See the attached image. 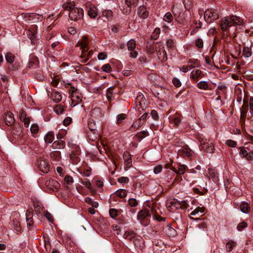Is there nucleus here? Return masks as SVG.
Returning <instances> with one entry per match:
<instances>
[{
  "label": "nucleus",
  "mask_w": 253,
  "mask_h": 253,
  "mask_svg": "<svg viewBox=\"0 0 253 253\" xmlns=\"http://www.w3.org/2000/svg\"><path fill=\"white\" fill-rule=\"evenodd\" d=\"M247 106V104L246 105L244 102L241 112V118L244 119L248 117V119L252 120H253V97H251L250 100V111H248Z\"/></svg>",
  "instance_id": "obj_1"
},
{
  "label": "nucleus",
  "mask_w": 253,
  "mask_h": 253,
  "mask_svg": "<svg viewBox=\"0 0 253 253\" xmlns=\"http://www.w3.org/2000/svg\"><path fill=\"white\" fill-rule=\"evenodd\" d=\"M69 93H71V99L72 101L71 105L74 107L78 105L81 101V96L77 91V89L74 87L71 86L69 89Z\"/></svg>",
  "instance_id": "obj_2"
},
{
  "label": "nucleus",
  "mask_w": 253,
  "mask_h": 253,
  "mask_svg": "<svg viewBox=\"0 0 253 253\" xmlns=\"http://www.w3.org/2000/svg\"><path fill=\"white\" fill-rule=\"evenodd\" d=\"M219 18L218 12L212 9H207L204 13V19L207 23H211Z\"/></svg>",
  "instance_id": "obj_3"
},
{
  "label": "nucleus",
  "mask_w": 253,
  "mask_h": 253,
  "mask_svg": "<svg viewBox=\"0 0 253 253\" xmlns=\"http://www.w3.org/2000/svg\"><path fill=\"white\" fill-rule=\"evenodd\" d=\"M84 16V11L82 8L76 7L71 10L69 13V17L71 20L76 21L81 19Z\"/></svg>",
  "instance_id": "obj_4"
},
{
  "label": "nucleus",
  "mask_w": 253,
  "mask_h": 253,
  "mask_svg": "<svg viewBox=\"0 0 253 253\" xmlns=\"http://www.w3.org/2000/svg\"><path fill=\"white\" fill-rule=\"evenodd\" d=\"M156 51L159 59L162 62H165L167 60V53L162 44L158 43L155 46Z\"/></svg>",
  "instance_id": "obj_5"
},
{
  "label": "nucleus",
  "mask_w": 253,
  "mask_h": 253,
  "mask_svg": "<svg viewBox=\"0 0 253 253\" xmlns=\"http://www.w3.org/2000/svg\"><path fill=\"white\" fill-rule=\"evenodd\" d=\"M127 49L130 51L129 56L132 58H135L137 57L138 53V52L135 50L136 42L135 41L131 39L127 42Z\"/></svg>",
  "instance_id": "obj_6"
},
{
  "label": "nucleus",
  "mask_w": 253,
  "mask_h": 253,
  "mask_svg": "<svg viewBox=\"0 0 253 253\" xmlns=\"http://www.w3.org/2000/svg\"><path fill=\"white\" fill-rule=\"evenodd\" d=\"M25 20L31 23H35L42 20V17L34 13L27 14L24 16Z\"/></svg>",
  "instance_id": "obj_7"
},
{
  "label": "nucleus",
  "mask_w": 253,
  "mask_h": 253,
  "mask_svg": "<svg viewBox=\"0 0 253 253\" xmlns=\"http://www.w3.org/2000/svg\"><path fill=\"white\" fill-rule=\"evenodd\" d=\"M152 209L149 208L148 209H142L137 214V219L140 221H143L148 216H150L153 213Z\"/></svg>",
  "instance_id": "obj_8"
},
{
  "label": "nucleus",
  "mask_w": 253,
  "mask_h": 253,
  "mask_svg": "<svg viewBox=\"0 0 253 253\" xmlns=\"http://www.w3.org/2000/svg\"><path fill=\"white\" fill-rule=\"evenodd\" d=\"M206 176L209 179H212L215 182L218 181V174L214 168H209Z\"/></svg>",
  "instance_id": "obj_9"
},
{
  "label": "nucleus",
  "mask_w": 253,
  "mask_h": 253,
  "mask_svg": "<svg viewBox=\"0 0 253 253\" xmlns=\"http://www.w3.org/2000/svg\"><path fill=\"white\" fill-rule=\"evenodd\" d=\"M201 149L208 153H212L214 148L212 143L209 141L202 142Z\"/></svg>",
  "instance_id": "obj_10"
},
{
  "label": "nucleus",
  "mask_w": 253,
  "mask_h": 253,
  "mask_svg": "<svg viewBox=\"0 0 253 253\" xmlns=\"http://www.w3.org/2000/svg\"><path fill=\"white\" fill-rule=\"evenodd\" d=\"M166 206L167 208L170 211L180 209V206L179 205V201L176 199L167 201L166 203Z\"/></svg>",
  "instance_id": "obj_11"
},
{
  "label": "nucleus",
  "mask_w": 253,
  "mask_h": 253,
  "mask_svg": "<svg viewBox=\"0 0 253 253\" xmlns=\"http://www.w3.org/2000/svg\"><path fill=\"white\" fill-rule=\"evenodd\" d=\"M231 26V22L229 20V17H225L221 20L220 26L223 32L226 31L227 28Z\"/></svg>",
  "instance_id": "obj_12"
},
{
  "label": "nucleus",
  "mask_w": 253,
  "mask_h": 253,
  "mask_svg": "<svg viewBox=\"0 0 253 253\" xmlns=\"http://www.w3.org/2000/svg\"><path fill=\"white\" fill-rule=\"evenodd\" d=\"M45 185L49 189L53 190L54 189H57L60 187L59 183L55 180L49 179L45 182Z\"/></svg>",
  "instance_id": "obj_13"
},
{
  "label": "nucleus",
  "mask_w": 253,
  "mask_h": 253,
  "mask_svg": "<svg viewBox=\"0 0 253 253\" xmlns=\"http://www.w3.org/2000/svg\"><path fill=\"white\" fill-rule=\"evenodd\" d=\"M89 131L87 132L88 137L92 141L95 140L99 136L98 131L95 128H91L90 124L89 125Z\"/></svg>",
  "instance_id": "obj_14"
},
{
  "label": "nucleus",
  "mask_w": 253,
  "mask_h": 253,
  "mask_svg": "<svg viewBox=\"0 0 253 253\" xmlns=\"http://www.w3.org/2000/svg\"><path fill=\"white\" fill-rule=\"evenodd\" d=\"M187 167L184 165L179 164L177 167L171 166V169L175 173L178 174H183L186 170Z\"/></svg>",
  "instance_id": "obj_15"
},
{
  "label": "nucleus",
  "mask_w": 253,
  "mask_h": 253,
  "mask_svg": "<svg viewBox=\"0 0 253 253\" xmlns=\"http://www.w3.org/2000/svg\"><path fill=\"white\" fill-rule=\"evenodd\" d=\"M88 8V15L90 18H95L98 15L97 8L92 4H89L87 6Z\"/></svg>",
  "instance_id": "obj_16"
},
{
  "label": "nucleus",
  "mask_w": 253,
  "mask_h": 253,
  "mask_svg": "<svg viewBox=\"0 0 253 253\" xmlns=\"http://www.w3.org/2000/svg\"><path fill=\"white\" fill-rule=\"evenodd\" d=\"M138 15L142 19L146 18L149 14V12L146 9V7L144 5H141L137 9Z\"/></svg>",
  "instance_id": "obj_17"
},
{
  "label": "nucleus",
  "mask_w": 253,
  "mask_h": 253,
  "mask_svg": "<svg viewBox=\"0 0 253 253\" xmlns=\"http://www.w3.org/2000/svg\"><path fill=\"white\" fill-rule=\"evenodd\" d=\"M124 160L125 161V163L126 167L125 168V169L127 170L128 169L130 168L131 166V157L130 154L126 152L124 153L123 155Z\"/></svg>",
  "instance_id": "obj_18"
},
{
  "label": "nucleus",
  "mask_w": 253,
  "mask_h": 253,
  "mask_svg": "<svg viewBox=\"0 0 253 253\" xmlns=\"http://www.w3.org/2000/svg\"><path fill=\"white\" fill-rule=\"evenodd\" d=\"M39 168L40 170L44 172L47 173L49 170V167L46 161L41 160L39 162Z\"/></svg>",
  "instance_id": "obj_19"
},
{
  "label": "nucleus",
  "mask_w": 253,
  "mask_h": 253,
  "mask_svg": "<svg viewBox=\"0 0 253 253\" xmlns=\"http://www.w3.org/2000/svg\"><path fill=\"white\" fill-rule=\"evenodd\" d=\"M92 51L91 50L88 51V49L82 51V54L80 56L81 58H83L82 62L85 63L92 56Z\"/></svg>",
  "instance_id": "obj_20"
},
{
  "label": "nucleus",
  "mask_w": 253,
  "mask_h": 253,
  "mask_svg": "<svg viewBox=\"0 0 253 253\" xmlns=\"http://www.w3.org/2000/svg\"><path fill=\"white\" fill-rule=\"evenodd\" d=\"M4 120L6 125L8 126H12L15 122L13 114L10 112L7 113L5 114Z\"/></svg>",
  "instance_id": "obj_21"
},
{
  "label": "nucleus",
  "mask_w": 253,
  "mask_h": 253,
  "mask_svg": "<svg viewBox=\"0 0 253 253\" xmlns=\"http://www.w3.org/2000/svg\"><path fill=\"white\" fill-rule=\"evenodd\" d=\"M53 149H63L65 146V142L62 140L55 141L51 145Z\"/></svg>",
  "instance_id": "obj_22"
},
{
  "label": "nucleus",
  "mask_w": 253,
  "mask_h": 253,
  "mask_svg": "<svg viewBox=\"0 0 253 253\" xmlns=\"http://www.w3.org/2000/svg\"><path fill=\"white\" fill-rule=\"evenodd\" d=\"M87 45L88 41L87 38L86 36H84L83 37L82 41L80 42H78L77 43V46H80V48L82 50V51L88 49Z\"/></svg>",
  "instance_id": "obj_23"
},
{
  "label": "nucleus",
  "mask_w": 253,
  "mask_h": 253,
  "mask_svg": "<svg viewBox=\"0 0 253 253\" xmlns=\"http://www.w3.org/2000/svg\"><path fill=\"white\" fill-rule=\"evenodd\" d=\"M176 20L180 24H183L186 21V15L184 13L180 12L178 14H174Z\"/></svg>",
  "instance_id": "obj_24"
},
{
  "label": "nucleus",
  "mask_w": 253,
  "mask_h": 253,
  "mask_svg": "<svg viewBox=\"0 0 253 253\" xmlns=\"http://www.w3.org/2000/svg\"><path fill=\"white\" fill-rule=\"evenodd\" d=\"M132 240L136 247L140 249H141L143 248L144 246V243L141 237H137L136 236L134 238L132 239Z\"/></svg>",
  "instance_id": "obj_25"
},
{
  "label": "nucleus",
  "mask_w": 253,
  "mask_h": 253,
  "mask_svg": "<svg viewBox=\"0 0 253 253\" xmlns=\"http://www.w3.org/2000/svg\"><path fill=\"white\" fill-rule=\"evenodd\" d=\"M196 61H192L191 59L188 61V63L190 64L188 65H184L180 69V70L184 73H186L188 71L189 68L192 69L195 66L193 65L195 64Z\"/></svg>",
  "instance_id": "obj_26"
},
{
  "label": "nucleus",
  "mask_w": 253,
  "mask_h": 253,
  "mask_svg": "<svg viewBox=\"0 0 253 253\" xmlns=\"http://www.w3.org/2000/svg\"><path fill=\"white\" fill-rule=\"evenodd\" d=\"M229 20L231 22L232 25H240L242 23V20L238 17L235 15H232L229 17Z\"/></svg>",
  "instance_id": "obj_27"
},
{
  "label": "nucleus",
  "mask_w": 253,
  "mask_h": 253,
  "mask_svg": "<svg viewBox=\"0 0 253 253\" xmlns=\"http://www.w3.org/2000/svg\"><path fill=\"white\" fill-rule=\"evenodd\" d=\"M204 207H198L191 212L190 215L192 216H198L200 215V214H201L203 212H204Z\"/></svg>",
  "instance_id": "obj_28"
},
{
  "label": "nucleus",
  "mask_w": 253,
  "mask_h": 253,
  "mask_svg": "<svg viewBox=\"0 0 253 253\" xmlns=\"http://www.w3.org/2000/svg\"><path fill=\"white\" fill-rule=\"evenodd\" d=\"M65 184L67 188H70V186L74 182V179L72 177L66 175L64 178Z\"/></svg>",
  "instance_id": "obj_29"
},
{
  "label": "nucleus",
  "mask_w": 253,
  "mask_h": 253,
  "mask_svg": "<svg viewBox=\"0 0 253 253\" xmlns=\"http://www.w3.org/2000/svg\"><path fill=\"white\" fill-rule=\"evenodd\" d=\"M54 138V134L52 132H48L44 136V141L47 143H51Z\"/></svg>",
  "instance_id": "obj_30"
},
{
  "label": "nucleus",
  "mask_w": 253,
  "mask_h": 253,
  "mask_svg": "<svg viewBox=\"0 0 253 253\" xmlns=\"http://www.w3.org/2000/svg\"><path fill=\"white\" fill-rule=\"evenodd\" d=\"M202 71L199 69H196L193 70L191 73L190 78L193 80H197L198 78L201 76Z\"/></svg>",
  "instance_id": "obj_31"
},
{
  "label": "nucleus",
  "mask_w": 253,
  "mask_h": 253,
  "mask_svg": "<svg viewBox=\"0 0 253 253\" xmlns=\"http://www.w3.org/2000/svg\"><path fill=\"white\" fill-rule=\"evenodd\" d=\"M62 95L61 93L58 91H54L52 95V99L55 102H59L62 100Z\"/></svg>",
  "instance_id": "obj_32"
},
{
  "label": "nucleus",
  "mask_w": 253,
  "mask_h": 253,
  "mask_svg": "<svg viewBox=\"0 0 253 253\" xmlns=\"http://www.w3.org/2000/svg\"><path fill=\"white\" fill-rule=\"evenodd\" d=\"M209 83L207 81H200L197 84L198 88L201 89L207 90L209 88Z\"/></svg>",
  "instance_id": "obj_33"
},
{
  "label": "nucleus",
  "mask_w": 253,
  "mask_h": 253,
  "mask_svg": "<svg viewBox=\"0 0 253 253\" xmlns=\"http://www.w3.org/2000/svg\"><path fill=\"white\" fill-rule=\"evenodd\" d=\"M54 111L57 115L62 114L64 112V107L60 104H58L55 106Z\"/></svg>",
  "instance_id": "obj_34"
},
{
  "label": "nucleus",
  "mask_w": 253,
  "mask_h": 253,
  "mask_svg": "<svg viewBox=\"0 0 253 253\" xmlns=\"http://www.w3.org/2000/svg\"><path fill=\"white\" fill-rule=\"evenodd\" d=\"M135 237V234L132 231H126L124 234V237L128 240H131Z\"/></svg>",
  "instance_id": "obj_35"
},
{
  "label": "nucleus",
  "mask_w": 253,
  "mask_h": 253,
  "mask_svg": "<svg viewBox=\"0 0 253 253\" xmlns=\"http://www.w3.org/2000/svg\"><path fill=\"white\" fill-rule=\"evenodd\" d=\"M236 245V243L233 240H229L226 244V250L227 252H230L233 249V248Z\"/></svg>",
  "instance_id": "obj_36"
},
{
  "label": "nucleus",
  "mask_w": 253,
  "mask_h": 253,
  "mask_svg": "<svg viewBox=\"0 0 253 253\" xmlns=\"http://www.w3.org/2000/svg\"><path fill=\"white\" fill-rule=\"evenodd\" d=\"M26 34L31 41L34 42L35 39L36 38V32L32 31L31 29H28L26 31Z\"/></svg>",
  "instance_id": "obj_37"
},
{
  "label": "nucleus",
  "mask_w": 253,
  "mask_h": 253,
  "mask_svg": "<svg viewBox=\"0 0 253 253\" xmlns=\"http://www.w3.org/2000/svg\"><path fill=\"white\" fill-rule=\"evenodd\" d=\"M242 54L244 57L246 58L250 57L252 55V51L251 48L248 46L244 47L243 48Z\"/></svg>",
  "instance_id": "obj_38"
},
{
  "label": "nucleus",
  "mask_w": 253,
  "mask_h": 253,
  "mask_svg": "<svg viewBox=\"0 0 253 253\" xmlns=\"http://www.w3.org/2000/svg\"><path fill=\"white\" fill-rule=\"evenodd\" d=\"M74 6L75 4L74 2H66L63 4V8L65 10H69V11L73 8H75L76 7H74Z\"/></svg>",
  "instance_id": "obj_39"
},
{
  "label": "nucleus",
  "mask_w": 253,
  "mask_h": 253,
  "mask_svg": "<svg viewBox=\"0 0 253 253\" xmlns=\"http://www.w3.org/2000/svg\"><path fill=\"white\" fill-rule=\"evenodd\" d=\"M115 194L117 196H118L121 198H125L127 195L126 191L125 189H122L118 190L115 192Z\"/></svg>",
  "instance_id": "obj_40"
},
{
  "label": "nucleus",
  "mask_w": 253,
  "mask_h": 253,
  "mask_svg": "<svg viewBox=\"0 0 253 253\" xmlns=\"http://www.w3.org/2000/svg\"><path fill=\"white\" fill-rule=\"evenodd\" d=\"M241 211L244 213H247L250 209V207L248 203H243L240 206Z\"/></svg>",
  "instance_id": "obj_41"
},
{
  "label": "nucleus",
  "mask_w": 253,
  "mask_h": 253,
  "mask_svg": "<svg viewBox=\"0 0 253 253\" xmlns=\"http://www.w3.org/2000/svg\"><path fill=\"white\" fill-rule=\"evenodd\" d=\"M14 55L10 52H8L5 54V59L7 62L12 63L14 61Z\"/></svg>",
  "instance_id": "obj_42"
},
{
  "label": "nucleus",
  "mask_w": 253,
  "mask_h": 253,
  "mask_svg": "<svg viewBox=\"0 0 253 253\" xmlns=\"http://www.w3.org/2000/svg\"><path fill=\"white\" fill-rule=\"evenodd\" d=\"M173 20V17L171 13L167 12L164 17V20L168 23H170Z\"/></svg>",
  "instance_id": "obj_43"
},
{
  "label": "nucleus",
  "mask_w": 253,
  "mask_h": 253,
  "mask_svg": "<svg viewBox=\"0 0 253 253\" xmlns=\"http://www.w3.org/2000/svg\"><path fill=\"white\" fill-rule=\"evenodd\" d=\"M180 119L177 116H174L170 119V122L176 126H178L180 123Z\"/></svg>",
  "instance_id": "obj_44"
},
{
  "label": "nucleus",
  "mask_w": 253,
  "mask_h": 253,
  "mask_svg": "<svg viewBox=\"0 0 253 253\" xmlns=\"http://www.w3.org/2000/svg\"><path fill=\"white\" fill-rule=\"evenodd\" d=\"M126 118V115L125 114H121L117 116V124H120L123 122Z\"/></svg>",
  "instance_id": "obj_45"
},
{
  "label": "nucleus",
  "mask_w": 253,
  "mask_h": 253,
  "mask_svg": "<svg viewBox=\"0 0 253 253\" xmlns=\"http://www.w3.org/2000/svg\"><path fill=\"white\" fill-rule=\"evenodd\" d=\"M249 151H251L249 149H247L246 148L242 147L240 148V151L239 152V155L241 158H243L245 157L246 155L247 154V153Z\"/></svg>",
  "instance_id": "obj_46"
},
{
  "label": "nucleus",
  "mask_w": 253,
  "mask_h": 253,
  "mask_svg": "<svg viewBox=\"0 0 253 253\" xmlns=\"http://www.w3.org/2000/svg\"><path fill=\"white\" fill-rule=\"evenodd\" d=\"M102 15L108 19H110L112 17L113 12L110 10H104L102 12Z\"/></svg>",
  "instance_id": "obj_47"
},
{
  "label": "nucleus",
  "mask_w": 253,
  "mask_h": 253,
  "mask_svg": "<svg viewBox=\"0 0 253 253\" xmlns=\"http://www.w3.org/2000/svg\"><path fill=\"white\" fill-rule=\"evenodd\" d=\"M102 70L104 72L109 73L111 71L112 68L109 64H105L102 67Z\"/></svg>",
  "instance_id": "obj_48"
},
{
  "label": "nucleus",
  "mask_w": 253,
  "mask_h": 253,
  "mask_svg": "<svg viewBox=\"0 0 253 253\" xmlns=\"http://www.w3.org/2000/svg\"><path fill=\"white\" fill-rule=\"evenodd\" d=\"M66 132L65 130H60L56 135L57 138L59 140H61L62 138L66 135Z\"/></svg>",
  "instance_id": "obj_49"
},
{
  "label": "nucleus",
  "mask_w": 253,
  "mask_h": 253,
  "mask_svg": "<svg viewBox=\"0 0 253 253\" xmlns=\"http://www.w3.org/2000/svg\"><path fill=\"white\" fill-rule=\"evenodd\" d=\"M129 205L131 207H135L137 206L138 202L134 198L129 199L128 201Z\"/></svg>",
  "instance_id": "obj_50"
},
{
  "label": "nucleus",
  "mask_w": 253,
  "mask_h": 253,
  "mask_svg": "<svg viewBox=\"0 0 253 253\" xmlns=\"http://www.w3.org/2000/svg\"><path fill=\"white\" fill-rule=\"evenodd\" d=\"M31 131L32 133L36 134L39 130V127L37 125L33 124L30 128Z\"/></svg>",
  "instance_id": "obj_51"
},
{
  "label": "nucleus",
  "mask_w": 253,
  "mask_h": 253,
  "mask_svg": "<svg viewBox=\"0 0 253 253\" xmlns=\"http://www.w3.org/2000/svg\"><path fill=\"white\" fill-rule=\"evenodd\" d=\"M247 223L244 221L239 223L237 226V229L239 231H241L244 228L247 227Z\"/></svg>",
  "instance_id": "obj_52"
},
{
  "label": "nucleus",
  "mask_w": 253,
  "mask_h": 253,
  "mask_svg": "<svg viewBox=\"0 0 253 253\" xmlns=\"http://www.w3.org/2000/svg\"><path fill=\"white\" fill-rule=\"evenodd\" d=\"M143 123L140 121V120L139 119H138L135 123H134L132 125V127H133L136 128H138L139 127H140L142 125H143Z\"/></svg>",
  "instance_id": "obj_53"
},
{
  "label": "nucleus",
  "mask_w": 253,
  "mask_h": 253,
  "mask_svg": "<svg viewBox=\"0 0 253 253\" xmlns=\"http://www.w3.org/2000/svg\"><path fill=\"white\" fill-rule=\"evenodd\" d=\"M109 213L112 218H115L118 215V211L115 209H111L109 211Z\"/></svg>",
  "instance_id": "obj_54"
},
{
  "label": "nucleus",
  "mask_w": 253,
  "mask_h": 253,
  "mask_svg": "<svg viewBox=\"0 0 253 253\" xmlns=\"http://www.w3.org/2000/svg\"><path fill=\"white\" fill-rule=\"evenodd\" d=\"M82 184L87 189L91 190L92 185L90 182L88 180H84L82 182Z\"/></svg>",
  "instance_id": "obj_55"
},
{
  "label": "nucleus",
  "mask_w": 253,
  "mask_h": 253,
  "mask_svg": "<svg viewBox=\"0 0 253 253\" xmlns=\"http://www.w3.org/2000/svg\"><path fill=\"white\" fill-rule=\"evenodd\" d=\"M244 158L248 161L253 159V151L252 150L249 151V152L247 153V154L246 155Z\"/></svg>",
  "instance_id": "obj_56"
},
{
  "label": "nucleus",
  "mask_w": 253,
  "mask_h": 253,
  "mask_svg": "<svg viewBox=\"0 0 253 253\" xmlns=\"http://www.w3.org/2000/svg\"><path fill=\"white\" fill-rule=\"evenodd\" d=\"M163 169V167L161 165H157L154 168V172L155 174H158L161 172Z\"/></svg>",
  "instance_id": "obj_57"
},
{
  "label": "nucleus",
  "mask_w": 253,
  "mask_h": 253,
  "mask_svg": "<svg viewBox=\"0 0 253 253\" xmlns=\"http://www.w3.org/2000/svg\"><path fill=\"white\" fill-rule=\"evenodd\" d=\"M226 144L229 147H235L236 146V142L232 140H227L226 141Z\"/></svg>",
  "instance_id": "obj_58"
},
{
  "label": "nucleus",
  "mask_w": 253,
  "mask_h": 253,
  "mask_svg": "<svg viewBox=\"0 0 253 253\" xmlns=\"http://www.w3.org/2000/svg\"><path fill=\"white\" fill-rule=\"evenodd\" d=\"M179 205L180 206V209H187L188 207V203L186 201H179Z\"/></svg>",
  "instance_id": "obj_59"
},
{
  "label": "nucleus",
  "mask_w": 253,
  "mask_h": 253,
  "mask_svg": "<svg viewBox=\"0 0 253 253\" xmlns=\"http://www.w3.org/2000/svg\"><path fill=\"white\" fill-rule=\"evenodd\" d=\"M113 89V87H110L107 89L106 95H107V97L108 100L111 99V95L112 94Z\"/></svg>",
  "instance_id": "obj_60"
},
{
  "label": "nucleus",
  "mask_w": 253,
  "mask_h": 253,
  "mask_svg": "<svg viewBox=\"0 0 253 253\" xmlns=\"http://www.w3.org/2000/svg\"><path fill=\"white\" fill-rule=\"evenodd\" d=\"M196 45L200 48H202L203 47V42L202 40L197 39L196 40Z\"/></svg>",
  "instance_id": "obj_61"
},
{
  "label": "nucleus",
  "mask_w": 253,
  "mask_h": 253,
  "mask_svg": "<svg viewBox=\"0 0 253 253\" xmlns=\"http://www.w3.org/2000/svg\"><path fill=\"white\" fill-rule=\"evenodd\" d=\"M59 83V80L57 77H54L52 79L51 81L52 85L54 87H57Z\"/></svg>",
  "instance_id": "obj_62"
},
{
  "label": "nucleus",
  "mask_w": 253,
  "mask_h": 253,
  "mask_svg": "<svg viewBox=\"0 0 253 253\" xmlns=\"http://www.w3.org/2000/svg\"><path fill=\"white\" fill-rule=\"evenodd\" d=\"M44 216L46 218V219L49 221H52L53 220L52 215L50 212L48 211L44 212Z\"/></svg>",
  "instance_id": "obj_63"
},
{
  "label": "nucleus",
  "mask_w": 253,
  "mask_h": 253,
  "mask_svg": "<svg viewBox=\"0 0 253 253\" xmlns=\"http://www.w3.org/2000/svg\"><path fill=\"white\" fill-rule=\"evenodd\" d=\"M107 57V55L104 52H100L98 54V58L100 60H103Z\"/></svg>",
  "instance_id": "obj_64"
}]
</instances>
